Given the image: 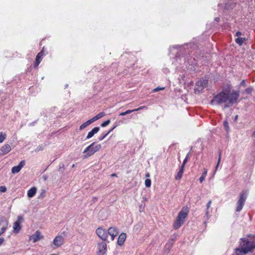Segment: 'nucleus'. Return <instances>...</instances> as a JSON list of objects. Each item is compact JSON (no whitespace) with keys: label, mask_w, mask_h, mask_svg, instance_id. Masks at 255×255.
Instances as JSON below:
<instances>
[{"label":"nucleus","mask_w":255,"mask_h":255,"mask_svg":"<svg viewBox=\"0 0 255 255\" xmlns=\"http://www.w3.org/2000/svg\"><path fill=\"white\" fill-rule=\"evenodd\" d=\"M18 220L16 221L13 223V232L15 233H18L19 232L20 230H21V226L20 225V220H22V217L19 216L18 217Z\"/></svg>","instance_id":"nucleus-14"},{"label":"nucleus","mask_w":255,"mask_h":255,"mask_svg":"<svg viewBox=\"0 0 255 255\" xmlns=\"http://www.w3.org/2000/svg\"><path fill=\"white\" fill-rule=\"evenodd\" d=\"M246 40L247 39L246 38L238 37L236 39L235 41L237 44L241 46Z\"/></svg>","instance_id":"nucleus-20"},{"label":"nucleus","mask_w":255,"mask_h":255,"mask_svg":"<svg viewBox=\"0 0 255 255\" xmlns=\"http://www.w3.org/2000/svg\"><path fill=\"white\" fill-rule=\"evenodd\" d=\"M242 35V33L240 31H237L236 33V36L238 37H240L239 36Z\"/></svg>","instance_id":"nucleus-41"},{"label":"nucleus","mask_w":255,"mask_h":255,"mask_svg":"<svg viewBox=\"0 0 255 255\" xmlns=\"http://www.w3.org/2000/svg\"><path fill=\"white\" fill-rule=\"evenodd\" d=\"M184 166L185 165L182 164L181 167H180V169H182V171L183 172V170H184Z\"/></svg>","instance_id":"nucleus-44"},{"label":"nucleus","mask_w":255,"mask_h":255,"mask_svg":"<svg viewBox=\"0 0 255 255\" xmlns=\"http://www.w3.org/2000/svg\"><path fill=\"white\" fill-rule=\"evenodd\" d=\"M248 194L247 191H243L240 193L239 199L237 203V212H240L242 209L247 198Z\"/></svg>","instance_id":"nucleus-5"},{"label":"nucleus","mask_w":255,"mask_h":255,"mask_svg":"<svg viewBox=\"0 0 255 255\" xmlns=\"http://www.w3.org/2000/svg\"><path fill=\"white\" fill-rule=\"evenodd\" d=\"M187 158H188V157H187V156L186 157V158H185V159L184 160L183 162V163H182V164H183L185 165V164H186V162H187Z\"/></svg>","instance_id":"nucleus-43"},{"label":"nucleus","mask_w":255,"mask_h":255,"mask_svg":"<svg viewBox=\"0 0 255 255\" xmlns=\"http://www.w3.org/2000/svg\"><path fill=\"white\" fill-rule=\"evenodd\" d=\"M107 233L108 235H110L111 236V239L113 241L117 236L118 232L115 227H111L109 229Z\"/></svg>","instance_id":"nucleus-15"},{"label":"nucleus","mask_w":255,"mask_h":255,"mask_svg":"<svg viewBox=\"0 0 255 255\" xmlns=\"http://www.w3.org/2000/svg\"><path fill=\"white\" fill-rule=\"evenodd\" d=\"M117 127V126L114 127L112 128H111V130L109 131H111V132Z\"/></svg>","instance_id":"nucleus-49"},{"label":"nucleus","mask_w":255,"mask_h":255,"mask_svg":"<svg viewBox=\"0 0 255 255\" xmlns=\"http://www.w3.org/2000/svg\"><path fill=\"white\" fill-rule=\"evenodd\" d=\"M43 236L41 235V233L39 231H36L34 234L31 236L29 238V240L32 241L33 243H35L42 239H43Z\"/></svg>","instance_id":"nucleus-9"},{"label":"nucleus","mask_w":255,"mask_h":255,"mask_svg":"<svg viewBox=\"0 0 255 255\" xmlns=\"http://www.w3.org/2000/svg\"><path fill=\"white\" fill-rule=\"evenodd\" d=\"M110 132H111V131H109L106 133L104 134L103 136H100L99 138V140L101 141V140H103Z\"/></svg>","instance_id":"nucleus-31"},{"label":"nucleus","mask_w":255,"mask_h":255,"mask_svg":"<svg viewBox=\"0 0 255 255\" xmlns=\"http://www.w3.org/2000/svg\"><path fill=\"white\" fill-rule=\"evenodd\" d=\"M105 113L104 112H101L100 113H99L98 115H97L96 116V118H97L98 120L102 118V117H104L105 116Z\"/></svg>","instance_id":"nucleus-29"},{"label":"nucleus","mask_w":255,"mask_h":255,"mask_svg":"<svg viewBox=\"0 0 255 255\" xmlns=\"http://www.w3.org/2000/svg\"><path fill=\"white\" fill-rule=\"evenodd\" d=\"M96 234L103 241H106L108 238V233L105 229L98 228L96 230Z\"/></svg>","instance_id":"nucleus-8"},{"label":"nucleus","mask_w":255,"mask_h":255,"mask_svg":"<svg viewBox=\"0 0 255 255\" xmlns=\"http://www.w3.org/2000/svg\"><path fill=\"white\" fill-rule=\"evenodd\" d=\"M239 93L234 91L230 93L229 92L222 91L216 95L211 103L213 104L223 105L224 108L230 107L234 104L238 99Z\"/></svg>","instance_id":"nucleus-1"},{"label":"nucleus","mask_w":255,"mask_h":255,"mask_svg":"<svg viewBox=\"0 0 255 255\" xmlns=\"http://www.w3.org/2000/svg\"><path fill=\"white\" fill-rule=\"evenodd\" d=\"M127 238V235L126 233H122L121 234V235L119 236L118 239V244L119 246H122L123 245L126 239Z\"/></svg>","instance_id":"nucleus-17"},{"label":"nucleus","mask_w":255,"mask_h":255,"mask_svg":"<svg viewBox=\"0 0 255 255\" xmlns=\"http://www.w3.org/2000/svg\"><path fill=\"white\" fill-rule=\"evenodd\" d=\"M11 149V146L8 144H4L0 148V155H5L10 151Z\"/></svg>","instance_id":"nucleus-12"},{"label":"nucleus","mask_w":255,"mask_h":255,"mask_svg":"<svg viewBox=\"0 0 255 255\" xmlns=\"http://www.w3.org/2000/svg\"><path fill=\"white\" fill-rule=\"evenodd\" d=\"M106 252H107V244L104 242H101V243H98L99 255H105Z\"/></svg>","instance_id":"nucleus-11"},{"label":"nucleus","mask_w":255,"mask_h":255,"mask_svg":"<svg viewBox=\"0 0 255 255\" xmlns=\"http://www.w3.org/2000/svg\"><path fill=\"white\" fill-rule=\"evenodd\" d=\"M111 176H113H113H117V175H116V174H115V173H113V174H112L111 175Z\"/></svg>","instance_id":"nucleus-50"},{"label":"nucleus","mask_w":255,"mask_h":255,"mask_svg":"<svg viewBox=\"0 0 255 255\" xmlns=\"http://www.w3.org/2000/svg\"><path fill=\"white\" fill-rule=\"evenodd\" d=\"M252 89L251 88H247L246 90V92L247 94H249L252 92Z\"/></svg>","instance_id":"nucleus-40"},{"label":"nucleus","mask_w":255,"mask_h":255,"mask_svg":"<svg viewBox=\"0 0 255 255\" xmlns=\"http://www.w3.org/2000/svg\"><path fill=\"white\" fill-rule=\"evenodd\" d=\"M111 122L110 120H107L106 121H105L101 124V126L102 127H105L107 126H108Z\"/></svg>","instance_id":"nucleus-30"},{"label":"nucleus","mask_w":255,"mask_h":255,"mask_svg":"<svg viewBox=\"0 0 255 255\" xmlns=\"http://www.w3.org/2000/svg\"><path fill=\"white\" fill-rule=\"evenodd\" d=\"M240 85L241 86H243L244 87H246V81L245 80H243L241 82V84Z\"/></svg>","instance_id":"nucleus-39"},{"label":"nucleus","mask_w":255,"mask_h":255,"mask_svg":"<svg viewBox=\"0 0 255 255\" xmlns=\"http://www.w3.org/2000/svg\"><path fill=\"white\" fill-rule=\"evenodd\" d=\"M43 51H41L39 53H38L36 57L35 62L34 65V67H37L39 63H40L43 56H44Z\"/></svg>","instance_id":"nucleus-16"},{"label":"nucleus","mask_w":255,"mask_h":255,"mask_svg":"<svg viewBox=\"0 0 255 255\" xmlns=\"http://www.w3.org/2000/svg\"><path fill=\"white\" fill-rule=\"evenodd\" d=\"M102 148L101 144H96L95 142H93L88 146H87L84 150L83 158H87L88 157L93 155L95 152L100 150Z\"/></svg>","instance_id":"nucleus-3"},{"label":"nucleus","mask_w":255,"mask_h":255,"mask_svg":"<svg viewBox=\"0 0 255 255\" xmlns=\"http://www.w3.org/2000/svg\"><path fill=\"white\" fill-rule=\"evenodd\" d=\"M252 136L253 137H255V130L254 131V132L252 134Z\"/></svg>","instance_id":"nucleus-48"},{"label":"nucleus","mask_w":255,"mask_h":255,"mask_svg":"<svg viewBox=\"0 0 255 255\" xmlns=\"http://www.w3.org/2000/svg\"><path fill=\"white\" fill-rule=\"evenodd\" d=\"M255 249V236H249L247 238L242 239L240 245V251L244 255L252 252Z\"/></svg>","instance_id":"nucleus-2"},{"label":"nucleus","mask_w":255,"mask_h":255,"mask_svg":"<svg viewBox=\"0 0 255 255\" xmlns=\"http://www.w3.org/2000/svg\"><path fill=\"white\" fill-rule=\"evenodd\" d=\"M5 241V240L3 238H0V247L2 245Z\"/></svg>","instance_id":"nucleus-37"},{"label":"nucleus","mask_w":255,"mask_h":255,"mask_svg":"<svg viewBox=\"0 0 255 255\" xmlns=\"http://www.w3.org/2000/svg\"><path fill=\"white\" fill-rule=\"evenodd\" d=\"M207 174V169L206 168H204V172L202 174V175L201 176V177L199 178V180L201 183H202L204 180Z\"/></svg>","instance_id":"nucleus-21"},{"label":"nucleus","mask_w":255,"mask_h":255,"mask_svg":"<svg viewBox=\"0 0 255 255\" xmlns=\"http://www.w3.org/2000/svg\"><path fill=\"white\" fill-rule=\"evenodd\" d=\"M212 204L211 200L209 201L207 204V209L206 212V216H207V218H208L210 216V212L209 211V208L211 206V205Z\"/></svg>","instance_id":"nucleus-22"},{"label":"nucleus","mask_w":255,"mask_h":255,"mask_svg":"<svg viewBox=\"0 0 255 255\" xmlns=\"http://www.w3.org/2000/svg\"><path fill=\"white\" fill-rule=\"evenodd\" d=\"M6 134L5 133L1 132L0 133V143H2L5 139Z\"/></svg>","instance_id":"nucleus-23"},{"label":"nucleus","mask_w":255,"mask_h":255,"mask_svg":"<svg viewBox=\"0 0 255 255\" xmlns=\"http://www.w3.org/2000/svg\"><path fill=\"white\" fill-rule=\"evenodd\" d=\"M100 130L99 127H95L93 129H92L90 131H89L88 133V135L86 137L87 139H89L93 137L94 135L97 133Z\"/></svg>","instance_id":"nucleus-18"},{"label":"nucleus","mask_w":255,"mask_h":255,"mask_svg":"<svg viewBox=\"0 0 255 255\" xmlns=\"http://www.w3.org/2000/svg\"><path fill=\"white\" fill-rule=\"evenodd\" d=\"M151 181L149 179H146L145 180V185L146 187H150L151 186Z\"/></svg>","instance_id":"nucleus-27"},{"label":"nucleus","mask_w":255,"mask_h":255,"mask_svg":"<svg viewBox=\"0 0 255 255\" xmlns=\"http://www.w3.org/2000/svg\"><path fill=\"white\" fill-rule=\"evenodd\" d=\"M6 190V188L4 186H0V191L1 192H5Z\"/></svg>","instance_id":"nucleus-35"},{"label":"nucleus","mask_w":255,"mask_h":255,"mask_svg":"<svg viewBox=\"0 0 255 255\" xmlns=\"http://www.w3.org/2000/svg\"><path fill=\"white\" fill-rule=\"evenodd\" d=\"M43 149V148L42 146H38L36 148V151H39L40 150H42Z\"/></svg>","instance_id":"nucleus-42"},{"label":"nucleus","mask_w":255,"mask_h":255,"mask_svg":"<svg viewBox=\"0 0 255 255\" xmlns=\"http://www.w3.org/2000/svg\"><path fill=\"white\" fill-rule=\"evenodd\" d=\"M208 83V80L206 79H203L197 81L195 87V91L196 92L202 91L207 86Z\"/></svg>","instance_id":"nucleus-6"},{"label":"nucleus","mask_w":255,"mask_h":255,"mask_svg":"<svg viewBox=\"0 0 255 255\" xmlns=\"http://www.w3.org/2000/svg\"><path fill=\"white\" fill-rule=\"evenodd\" d=\"M215 20L216 21L219 22V20H220V18H219V17H216V18H215Z\"/></svg>","instance_id":"nucleus-46"},{"label":"nucleus","mask_w":255,"mask_h":255,"mask_svg":"<svg viewBox=\"0 0 255 255\" xmlns=\"http://www.w3.org/2000/svg\"><path fill=\"white\" fill-rule=\"evenodd\" d=\"M98 198L96 197H93V202H96Z\"/></svg>","instance_id":"nucleus-45"},{"label":"nucleus","mask_w":255,"mask_h":255,"mask_svg":"<svg viewBox=\"0 0 255 255\" xmlns=\"http://www.w3.org/2000/svg\"><path fill=\"white\" fill-rule=\"evenodd\" d=\"M97 120H98L97 118H96V116H95L92 119L88 120L89 121V123H90V124H91L92 123H93L95 121H96Z\"/></svg>","instance_id":"nucleus-32"},{"label":"nucleus","mask_w":255,"mask_h":255,"mask_svg":"<svg viewBox=\"0 0 255 255\" xmlns=\"http://www.w3.org/2000/svg\"><path fill=\"white\" fill-rule=\"evenodd\" d=\"M150 176L149 173L148 172L145 174V177H149Z\"/></svg>","instance_id":"nucleus-47"},{"label":"nucleus","mask_w":255,"mask_h":255,"mask_svg":"<svg viewBox=\"0 0 255 255\" xmlns=\"http://www.w3.org/2000/svg\"><path fill=\"white\" fill-rule=\"evenodd\" d=\"M223 125H224V127H225V128L227 130H228L229 129V124H228V122H227V121H225V122H224Z\"/></svg>","instance_id":"nucleus-33"},{"label":"nucleus","mask_w":255,"mask_h":255,"mask_svg":"<svg viewBox=\"0 0 255 255\" xmlns=\"http://www.w3.org/2000/svg\"><path fill=\"white\" fill-rule=\"evenodd\" d=\"M221 152H220L219 156V158H218V162H217V164L216 166L215 167V171L214 173H216V170H217L218 167H219V165L220 161H221Z\"/></svg>","instance_id":"nucleus-28"},{"label":"nucleus","mask_w":255,"mask_h":255,"mask_svg":"<svg viewBox=\"0 0 255 255\" xmlns=\"http://www.w3.org/2000/svg\"><path fill=\"white\" fill-rule=\"evenodd\" d=\"M89 121H87V122H86L85 123H83V124H82L80 128H79V129L80 130H83L85 128H86L88 126H89V125H90V123H89Z\"/></svg>","instance_id":"nucleus-25"},{"label":"nucleus","mask_w":255,"mask_h":255,"mask_svg":"<svg viewBox=\"0 0 255 255\" xmlns=\"http://www.w3.org/2000/svg\"><path fill=\"white\" fill-rule=\"evenodd\" d=\"M164 89V87H162V88H159V87H157L156 88H155L154 90H153V91L154 92H157L159 90H163Z\"/></svg>","instance_id":"nucleus-36"},{"label":"nucleus","mask_w":255,"mask_h":255,"mask_svg":"<svg viewBox=\"0 0 255 255\" xmlns=\"http://www.w3.org/2000/svg\"><path fill=\"white\" fill-rule=\"evenodd\" d=\"M135 112V111H133V110H128L127 111H126V112H123V113H121L120 114V116H125L127 114H130L132 112Z\"/></svg>","instance_id":"nucleus-26"},{"label":"nucleus","mask_w":255,"mask_h":255,"mask_svg":"<svg viewBox=\"0 0 255 255\" xmlns=\"http://www.w3.org/2000/svg\"><path fill=\"white\" fill-rule=\"evenodd\" d=\"M37 189L35 187L30 188L27 192V196L29 198L33 197L36 193Z\"/></svg>","instance_id":"nucleus-19"},{"label":"nucleus","mask_w":255,"mask_h":255,"mask_svg":"<svg viewBox=\"0 0 255 255\" xmlns=\"http://www.w3.org/2000/svg\"><path fill=\"white\" fill-rule=\"evenodd\" d=\"M147 109V107L146 106H141L137 109H133V111H138L140 110H142V109Z\"/></svg>","instance_id":"nucleus-34"},{"label":"nucleus","mask_w":255,"mask_h":255,"mask_svg":"<svg viewBox=\"0 0 255 255\" xmlns=\"http://www.w3.org/2000/svg\"><path fill=\"white\" fill-rule=\"evenodd\" d=\"M8 221L4 217H0V236L3 234L8 228Z\"/></svg>","instance_id":"nucleus-7"},{"label":"nucleus","mask_w":255,"mask_h":255,"mask_svg":"<svg viewBox=\"0 0 255 255\" xmlns=\"http://www.w3.org/2000/svg\"><path fill=\"white\" fill-rule=\"evenodd\" d=\"M188 211L187 208H183L178 213L176 221L174 224V228L179 229L184 223L185 219L187 217Z\"/></svg>","instance_id":"nucleus-4"},{"label":"nucleus","mask_w":255,"mask_h":255,"mask_svg":"<svg viewBox=\"0 0 255 255\" xmlns=\"http://www.w3.org/2000/svg\"><path fill=\"white\" fill-rule=\"evenodd\" d=\"M183 173V172L182 171V169H180L175 176V179L176 180H180L182 176Z\"/></svg>","instance_id":"nucleus-24"},{"label":"nucleus","mask_w":255,"mask_h":255,"mask_svg":"<svg viewBox=\"0 0 255 255\" xmlns=\"http://www.w3.org/2000/svg\"><path fill=\"white\" fill-rule=\"evenodd\" d=\"M25 161L24 160L21 161L19 164L17 166H15L13 167L11 169V172L13 174H15L18 173L21 169L24 166Z\"/></svg>","instance_id":"nucleus-13"},{"label":"nucleus","mask_w":255,"mask_h":255,"mask_svg":"<svg viewBox=\"0 0 255 255\" xmlns=\"http://www.w3.org/2000/svg\"><path fill=\"white\" fill-rule=\"evenodd\" d=\"M45 191L44 190H43L42 191V192L40 195V197H41V198H43L45 196Z\"/></svg>","instance_id":"nucleus-38"},{"label":"nucleus","mask_w":255,"mask_h":255,"mask_svg":"<svg viewBox=\"0 0 255 255\" xmlns=\"http://www.w3.org/2000/svg\"><path fill=\"white\" fill-rule=\"evenodd\" d=\"M53 243L57 248L60 247L64 244V239L62 236H57L54 239Z\"/></svg>","instance_id":"nucleus-10"}]
</instances>
